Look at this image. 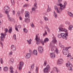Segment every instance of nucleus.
I'll return each instance as SVG.
<instances>
[{"mask_svg":"<svg viewBox=\"0 0 73 73\" xmlns=\"http://www.w3.org/2000/svg\"><path fill=\"white\" fill-rule=\"evenodd\" d=\"M57 5H59L60 7H58L57 6L55 5L54 7V9L57 13H60V12H62V10L64 9V8L62 7H63V5L61 3L57 4Z\"/></svg>","mask_w":73,"mask_h":73,"instance_id":"nucleus-1","label":"nucleus"},{"mask_svg":"<svg viewBox=\"0 0 73 73\" xmlns=\"http://www.w3.org/2000/svg\"><path fill=\"white\" fill-rule=\"evenodd\" d=\"M66 66L68 68V70H69V71H72V67H73V65H72V64L68 62L66 64Z\"/></svg>","mask_w":73,"mask_h":73,"instance_id":"nucleus-2","label":"nucleus"},{"mask_svg":"<svg viewBox=\"0 0 73 73\" xmlns=\"http://www.w3.org/2000/svg\"><path fill=\"white\" fill-rule=\"evenodd\" d=\"M64 40H67V36H68V31L65 29H64Z\"/></svg>","mask_w":73,"mask_h":73,"instance_id":"nucleus-3","label":"nucleus"},{"mask_svg":"<svg viewBox=\"0 0 73 73\" xmlns=\"http://www.w3.org/2000/svg\"><path fill=\"white\" fill-rule=\"evenodd\" d=\"M59 32H64V26L60 25L59 26Z\"/></svg>","mask_w":73,"mask_h":73,"instance_id":"nucleus-4","label":"nucleus"},{"mask_svg":"<svg viewBox=\"0 0 73 73\" xmlns=\"http://www.w3.org/2000/svg\"><path fill=\"white\" fill-rule=\"evenodd\" d=\"M51 50L52 52L55 51L56 52V54H58V49L57 48H55V50H54L55 49V47L53 46H51Z\"/></svg>","mask_w":73,"mask_h":73,"instance_id":"nucleus-5","label":"nucleus"},{"mask_svg":"<svg viewBox=\"0 0 73 73\" xmlns=\"http://www.w3.org/2000/svg\"><path fill=\"white\" fill-rule=\"evenodd\" d=\"M19 65H18V68H19V70H21L23 68V66L24 65V63L23 61H21L19 63Z\"/></svg>","mask_w":73,"mask_h":73,"instance_id":"nucleus-6","label":"nucleus"},{"mask_svg":"<svg viewBox=\"0 0 73 73\" xmlns=\"http://www.w3.org/2000/svg\"><path fill=\"white\" fill-rule=\"evenodd\" d=\"M35 40L36 41V44L38 45V44H40V37H38L37 35H36Z\"/></svg>","mask_w":73,"mask_h":73,"instance_id":"nucleus-7","label":"nucleus"},{"mask_svg":"<svg viewBox=\"0 0 73 73\" xmlns=\"http://www.w3.org/2000/svg\"><path fill=\"white\" fill-rule=\"evenodd\" d=\"M38 49L39 53H42L43 52V48L42 46H39L38 48Z\"/></svg>","mask_w":73,"mask_h":73,"instance_id":"nucleus-8","label":"nucleus"},{"mask_svg":"<svg viewBox=\"0 0 73 73\" xmlns=\"http://www.w3.org/2000/svg\"><path fill=\"white\" fill-rule=\"evenodd\" d=\"M11 49L12 50L13 52H15L16 50V47L15 46L12 45L11 46Z\"/></svg>","mask_w":73,"mask_h":73,"instance_id":"nucleus-9","label":"nucleus"},{"mask_svg":"<svg viewBox=\"0 0 73 73\" xmlns=\"http://www.w3.org/2000/svg\"><path fill=\"white\" fill-rule=\"evenodd\" d=\"M3 10L5 11H10L11 9L9 8V7L8 6H6L4 7L3 8Z\"/></svg>","mask_w":73,"mask_h":73,"instance_id":"nucleus-10","label":"nucleus"},{"mask_svg":"<svg viewBox=\"0 0 73 73\" xmlns=\"http://www.w3.org/2000/svg\"><path fill=\"white\" fill-rule=\"evenodd\" d=\"M64 62V60L60 58L58 60V64H62Z\"/></svg>","mask_w":73,"mask_h":73,"instance_id":"nucleus-11","label":"nucleus"},{"mask_svg":"<svg viewBox=\"0 0 73 73\" xmlns=\"http://www.w3.org/2000/svg\"><path fill=\"white\" fill-rule=\"evenodd\" d=\"M52 42L53 44H56V42H57V40H56V37H55V36L54 35H53Z\"/></svg>","mask_w":73,"mask_h":73,"instance_id":"nucleus-12","label":"nucleus"},{"mask_svg":"<svg viewBox=\"0 0 73 73\" xmlns=\"http://www.w3.org/2000/svg\"><path fill=\"white\" fill-rule=\"evenodd\" d=\"M50 56L51 58H54L55 57V54L53 52L51 53H50Z\"/></svg>","mask_w":73,"mask_h":73,"instance_id":"nucleus-13","label":"nucleus"},{"mask_svg":"<svg viewBox=\"0 0 73 73\" xmlns=\"http://www.w3.org/2000/svg\"><path fill=\"white\" fill-rule=\"evenodd\" d=\"M31 54L27 53L26 54V58H29L31 57Z\"/></svg>","mask_w":73,"mask_h":73,"instance_id":"nucleus-14","label":"nucleus"},{"mask_svg":"<svg viewBox=\"0 0 73 73\" xmlns=\"http://www.w3.org/2000/svg\"><path fill=\"white\" fill-rule=\"evenodd\" d=\"M64 55H67L69 54V50L66 49H64Z\"/></svg>","mask_w":73,"mask_h":73,"instance_id":"nucleus-15","label":"nucleus"},{"mask_svg":"<svg viewBox=\"0 0 73 73\" xmlns=\"http://www.w3.org/2000/svg\"><path fill=\"white\" fill-rule=\"evenodd\" d=\"M53 70H54V71H56L57 73H58V72H59L58 69V68H57L56 67H55L53 68Z\"/></svg>","mask_w":73,"mask_h":73,"instance_id":"nucleus-16","label":"nucleus"},{"mask_svg":"<svg viewBox=\"0 0 73 73\" xmlns=\"http://www.w3.org/2000/svg\"><path fill=\"white\" fill-rule=\"evenodd\" d=\"M68 14L71 17H73V14L71 12L68 11Z\"/></svg>","mask_w":73,"mask_h":73,"instance_id":"nucleus-17","label":"nucleus"},{"mask_svg":"<svg viewBox=\"0 0 73 73\" xmlns=\"http://www.w3.org/2000/svg\"><path fill=\"white\" fill-rule=\"evenodd\" d=\"M34 64H33L31 65L30 68V71H32L33 70V68H34Z\"/></svg>","mask_w":73,"mask_h":73,"instance_id":"nucleus-18","label":"nucleus"},{"mask_svg":"<svg viewBox=\"0 0 73 73\" xmlns=\"http://www.w3.org/2000/svg\"><path fill=\"white\" fill-rule=\"evenodd\" d=\"M7 35V33H1V36L0 37H2V38H4L6 35Z\"/></svg>","mask_w":73,"mask_h":73,"instance_id":"nucleus-19","label":"nucleus"},{"mask_svg":"<svg viewBox=\"0 0 73 73\" xmlns=\"http://www.w3.org/2000/svg\"><path fill=\"white\" fill-rule=\"evenodd\" d=\"M48 71H49V70L46 68H45L43 69V72L44 73H48Z\"/></svg>","mask_w":73,"mask_h":73,"instance_id":"nucleus-20","label":"nucleus"},{"mask_svg":"<svg viewBox=\"0 0 73 73\" xmlns=\"http://www.w3.org/2000/svg\"><path fill=\"white\" fill-rule=\"evenodd\" d=\"M51 11V8L49 7V6L48 5V8L47 9V12H49Z\"/></svg>","mask_w":73,"mask_h":73,"instance_id":"nucleus-21","label":"nucleus"},{"mask_svg":"<svg viewBox=\"0 0 73 73\" xmlns=\"http://www.w3.org/2000/svg\"><path fill=\"white\" fill-rule=\"evenodd\" d=\"M25 13V17H28V16L29 15V12L27 11H26Z\"/></svg>","mask_w":73,"mask_h":73,"instance_id":"nucleus-22","label":"nucleus"},{"mask_svg":"<svg viewBox=\"0 0 73 73\" xmlns=\"http://www.w3.org/2000/svg\"><path fill=\"white\" fill-rule=\"evenodd\" d=\"M33 53L34 55H37V51L36 50H33Z\"/></svg>","mask_w":73,"mask_h":73,"instance_id":"nucleus-23","label":"nucleus"},{"mask_svg":"<svg viewBox=\"0 0 73 73\" xmlns=\"http://www.w3.org/2000/svg\"><path fill=\"white\" fill-rule=\"evenodd\" d=\"M53 13H54L53 16L54 18H55V19H56V18L57 17V14L54 11Z\"/></svg>","mask_w":73,"mask_h":73,"instance_id":"nucleus-24","label":"nucleus"},{"mask_svg":"<svg viewBox=\"0 0 73 73\" xmlns=\"http://www.w3.org/2000/svg\"><path fill=\"white\" fill-rule=\"evenodd\" d=\"M25 21L26 23H29L30 21V19H25Z\"/></svg>","mask_w":73,"mask_h":73,"instance_id":"nucleus-25","label":"nucleus"},{"mask_svg":"<svg viewBox=\"0 0 73 73\" xmlns=\"http://www.w3.org/2000/svg\"><path fill=\"white\" fill-rule=\"evenodd\" d=\"M27 41L29 44H31V42H32V39H30L29 40H27Z\"/></svg>","mask_w":73,"mask_h":73,"instance_id":"nucleus-26","label":"nucleus"},{"mask_svg":"<svg viewBox=\"0 0 73 73\" xmlns=\"http://www.w3.org/2000/svg\"><path fill=\"white\" fill-rule=\"evenodd\" d=\"M4 71H7L8 70V68L7 66L3 68Z\"/></svg>","mask_w":73,"mask_h":73,"instance_id":"nucleus-27","label":"nucleus"},{"mask_svg":"<svg viewBox=\"0 0 73 73\" xmlns=\"http://www.w3.org/2000/svg\"><path fill=\"white\" fill-rule=\"evenodd\" d=\"M9 18V20L10 21H14V19L12 18H9V17H8Z\"/></svg>","mask_w":73,"mask_h":73,"instance_id":"nucleus-28","label":"nucleus"},{"mask_svg":"<svg viewBox=\"0 0 73 73\" xmlns=\"http://www.w3.org/2000/svg\"><path fill=\"white\" fill-rule=\"evenodd\" d=\"M49 41V39L47 38H46L44 40V43H45L46 42H48Z\"/></svg>","mask_w":73,"mask_h":73,"instance_id":"nucleus-29","label":"nucleus"},{"mask_svg":"<svg viewBox=\"0 0 73 73\" xmlns=\"http://www.w3.org/2000/svg\"><path fill=\"white\" fill-rule=\"evenodd\" d=\"M37 3L36 2L34 3L33 7H34V8H37Z\"/></svg>","mask_w":73,"mask_h":73,"instance_id":"nucleus-30","label":"nucleus"},{"mask_svg":"<svg viewBox=\"0 0 73 73\" xmlns=\"http://www.w3.org/2000/svg\"><path fill=\"white\" fill-rule=\"evenodd\" d=\"M5 11V13L7 15V17H9V12H8L9 11Z\"/></svg>","mask_w":73,"mask_h":73,"instance_id":"nucleus-31","label":"nucleus"},{"mask_svg":"<svg viewBox=\"0 0 73 73\" xmlns=\"http://www.w3.org/2000/svg\"><path fill=\"white\" fill-rule=\"evenodd\" d=\"M44 19L45 21H48L49 20V18L46 17H44Z\"/></svg>","mask_w":73,"mask_h":73,"instance_id":"nucleus-32","label":"nucleus"},{"mask_svg":"<svg viewBox=\"0 0 73 73\" xmlns=\"http://www.w3.org/2000/svg\"><path fill=\"white\" fill-rule=\"evenodd\" d=\"M38 67H36V68H35L36 73H37L38 72Z\"/></svg>","mask_w":73,"mask_h":73,"instance_id":"nucleus-33","label":"nucleus"},{"mask_svg":"<svg viewBox=\"0 0 73 73\" xmlns=\"http://www.w3.org/2000/svg\"><path fill=\"white\" fill-rule=\"evenodd\" d=\"M23 31L25 33H27L28 32V30L25 28H24L23 29Z\"/></svg>","mask_w":73,"mask_h":73,"instance_id":"nucleus-34","label":"nucleus"},{"mask_svg":"<svg viewBox=\"0 0 73 73\" xmlns=\"http://www.w3.org/2000/svg\"><path fill=\"white\" fill-rule=\"evenodd\" d=\"M48 35V34L47 33V32L46 31H45L43 33V36H46V35Z\"/></svg>","mask_w":73,"mask_h":73,"instance_id":"nucleus-35","label":"nucleus"},{"mask_svg":"<svg viewBox=\"0 0 73 73\" xmlns=\"http://www.w3.org/2000/svg\"><path fill=\"white\" fill-rule=\"evenodd\" d=\"M60 35H61L62 37V38L63 39H64V33H61Z\"/></svg>","mask_w":73,"mask_h":73,"instance_id":"nucleus-36","label":"nucleus"},{"mask_svg":"<svg viewBox=\"0 0 73 73\" xmlns=\"http://www.w3.org/2000/svg\"><path fill=\"white\" fill-rule=\"evenodd\" d=\"M17 16H19L20 15V12L19 11H18L17 12V13L16 15Z\"/></svg>","mask_w":73,"mask_h":73,"instance_id":"nucleus-37","label":"nucleus"},{"mask_svg":"<svg viewBox=\"0 0 73 73\" xmlns=\"http://www.w3.org/2000/svg\"><path fill=\"white\" fill-rule=\"evenodd\" d=\"M46 64H47V61H46V60H45L44 61L43 65H44V66H46Z\"/></svg>","mask_w":73,"mask_h":73,"instance_id":"nucleus-38","label":"nucleus"},{"mask_svg":"<svg viewBox=\"0 0 73 73\" xmlns=\"http://www.w3.org/2000/svg\"><path fill=\"white\" fill-rule=\"evenodd\" d=\"M59 45L62 48H64V46L63 45H61V44L60 43H59Z\"/></svg>","mask_w":73,"mask_h":73,"instance_id":"nucleus-39","label":"nucleus"},{"mask_svg":"<svg viewBox=\"0 0 73 73\" xmlns=\"http://www.w3.org/2000/svg\"><path fill=\"white\" fill-rule=\"evenodd\" d=\"M67 4V3L66 1H65L64 2V9L66 8V5Z\"/></svg>","mask_w":73,"mask_h":73,"instance_id":"nucleus-40","label":"nucleus"},{"mask_svg":"<svg viewBox=\"0 0 73 73\" xmlns=\"http://www.w3.org/2000/svg\"><path fill=\"white\" fill-rule=\"evenodd\" d=\"M8 29H7V28H5V33H7V32H8Z\"/></svg>","mask_w":73,"mask_h":73,"instance_id":"nucleus-41","label":"nucleus"},{"mask_svg":"<svg viewBox=\"0 0 73 73\" xmlns=\"http://www.w3.org/2000/svg\"><path fill=\"white\" fill-rule=\"evenodd\" d=\"M46 68L48 70H49V69H50V66H49V65H47Z\"/></svg>","mask_w":73,"mask_h":73,"instance_id":"nucleus-42","label":"nucleus"},{"mask_svg":"<svg viewBox=\"0 0 73 73\" xmlns=\"http://www.w3.org/2000/svg\"><path fill=\"white\" fill-rule=\"evenodd\" d=\"M40 42H41V43H42V45H44V43H45V42H44V41L43 42V41H42V40H40Z\"/></svg>","mask_w":73,"mask_h":73,"instance_id":"nucleus-43","label":"nucleus"},{"mask_svg":"<svg viewBox=\"0 0 73 73\" xmlns=\"http://www.w3.org/2000/svg\"><path fill=\"white\" fill-rule=\"evenodd\" d=\"M29 51L30 54H32V49H29Z\"/></svg>","mask_w":73,"mask_h":73,"instance_id":"nucleus-44","label":"nucleus"},{"mask_svg":"<svg viewBox=\"0 0 73 73\" xmlns=\"http://www.w3.org/2000/svg\"><path fill=\"white\" fill-rule=\"evenodd\" d=\"M9 33H11L12 32V28L10 27V28L9 29Z\"/></svg>","mask_w":73,"mask_h":73,"instance_id":"nucleus-45","label":"nucleus"},{"mask_svg":"<svg viewBox=\"0 0 73 73\" xmlns=\"http://www.w3.org/2000/svg\"><path fill=\"white\" fill-rule=\"evenodd\" d=\"M11 1L12 5H14V4H15V2H14V0H11Z\"/></svg>","mask_w":73,"mask_h":73,"instance_id":"nucleus-46","label":"nucleus"},{"mask_svg":"<svg viewBox=\"0 0 73 73\" xmlns=\"http://www.w3.org/2000/svg\"><path fill=\"white\" fill-rule=\"evenodd\" d=\"M37 9V8H35L34 7H33L32 8V11H35V9Z\"/></svg>","mask_w":73,"mask_h":73,"instance_id":"nucleus-47","label":"nucleus"},{"mask_svg":"<svg viewBox=\"0 0 73 73\" xmlns=\"http://www.w3.org/2000/svg\"><path fill=\"white\" fill-rule=\"evenodd\" d=\"M58 38H61V37H62V36H61V35L60 34H59L58 35Z\"/></svg>","mask_w":73,"mask_h":73,"instance_id":"nucleus-48","label":"nucleus"},{"mask_svg":"<svg viewBox=\"0 0 73 73\" xmlns=\"http://www.w3.org/2000/svg\"><path fill=\"white\" fill-rule=\"evenodd\" d=\"M10 61L11 62H12V63H13V62H14V60L13 58L11 59Z\"/></svg>","mask_w":73,"mask_h":73,"instance_id":"nucleus-49","label":"nucleus"},{"mask_svg":"<svg viewBox=\"0 0 73 73\" xmlns=\"http://www.w3.org/2000/svg\"><path fill=\"white\" fill-rule=\"evenodd\" d=\"M13 38L14 39V40H16V34H14L13 35Z\"/></svg>","mask_w":73,"mask_h":73,"instance_id":"nucleus-50","label":"nucleus"},{"mask_svg":"<svg viewBox=\"0 0 73 73\" xmlns=\"http://www.w3.org/2000/svg\"><path fill=\"white\" fill-rule=\"evenodd\" d=\"M71 48V46L66 47H65V49L64 48V49H66V50H68V49H69V48Z\"/></svg>","mask_w":73,"mask_h":73,"instance_id":"nucleus-51","label":"nucleus"},{"mask_svg":"<svg viewBox=\"0 0 73 73\" xmlns=\"http://www.w3.org/2000/svg\"><path fill=\"white\" fill-rule=\"evenodd\" d=\"M0 44L1 45L2 48H3V43L1 41H0Z\"/></svg>","mask_w":73,"mask_h":73,"instance_id":"nucleus-52","label":"nucleus"},{"mask_svg":"<svg viewBox=\"0 0 73 73\" xmlns=\"http://www.w3.org/2000/svg\"><path fill=\"white\" fill-rule=\"evenodd\" d=\"M13 54V52L12 51H11L9 54V55H12Z\"/></svg>","mask_w":73,"mask_h":73,"instance_id":"nucleus-53","label":"nucleus"},{"mask_svg":"<svg viewBox=\"0 0 73 73\" xmlns=\"http://www.w3.org/2000/svg\"><path fill=\"white\" fill-rule=\"evenodd\" d=\"M3 59L1 58V60H0V62H1V64H3Z\"/></svg>","mask_w":73,"mask_h":73,"instance_id":"nucleus-54","label":"nucleus"},{"mask_svg":"<svg viewBox=\"0 0 73 73\" xmlns=\"http://www.w3.org/2000/svg\"><path fill=\"white\" fill-rule=\"evenodd\" d=\"M3 38L1 37V41H4V38Z\"/></svg>","mask_w":73,"mask_h":73,"instance_id":"nucleus-55","label":"nucleus"},{"mask_svg":"<svg viewBox=\"0 0 73 73\" xmlns=\"http://www.w3.org/2000/svg\"><path fill=\"white\" fill-rule=\"evenodd\" d=\"M17 28H21V25H18L17 26Z\"/></svg>","mask_w":73,"mask_h":73,"instance_id":"nucleus-56","label":"nucleus"},{"mask_svg":"<svg viewBox=\"0 0 73 73\" xmlns=\"http://www.w3.org/2000/svg\"><path fill=\"white\" fill-rule=\"evenodd\" d=\"M68 29H69V30H70V31H71V30H72V27H70V26H69Z\"/></svg>","mask_w":73,"mask_h":73,"instance_id":"nucleus-57","label":"nucleus"},{"mask_svg":"<svg viewBox=\"0 0 73 73\" xmlns=\"http://www.w3.org/2000/svg\"><path fill=\"white\" fill-rule=\"evenodd\" d=\"M48 32H50V29L49 28H48L46 29Z\"/></svg>","mask_w":73,"mask_h":73,"instance_id":"nucleus-58","label":"nucleus"},{"mask_svg":"<svg viewBox=\"0 0 73 73\" xmlns=\"http://www.w3.org/2000/svg\"><path fill=\"white\" fill-rule=\"evenodd\" d=\"M27 6H28V4H25V5H23V7H27Z\"/></svg>","mask_w":73,"mask_h":73,"instance_id":"nucleus-59","label":"nucleus"},{"mask_svg":"<svg viewBox=\"0 0 73 73\" xmlns=\"http://www.w3.org/2000/svg\"><path fill=\"white\" fill-rule=\"evenodd\" d=\"M3 16V15L1 14V13H0V18L2 17Z\"/></svg>","mask_w":73,"mask_h":73,"instance_id":"nucleus-60","label":"nucleus"},{"mask_svg":"<svg viewBox=\"0 0 73 73\" xmlns=\"http://www.w3.org/2000/svg\"><path fill=\"white\" fill-rule=\"evenodd\" d=\"M58 1L59 3H60L61 2H62V0H58Z\"/></svg>","mask_w":73,"mask_h":73,"instance_id":"nucleus-61","label":"nucleus"},{"mask_svg":"<svg viewBox=\"0 0 73 73\" xmlns=\"http://www.w3.org/2000/svg\"><path fill=\"white\" fill-rule=\"evenodd\" d=\"M31 26L33 28L34 27V25H33V23H32L31 24Z\"/></svg>","mask_w":73,"mask_h":73,"instance_id":"nucleus-62","label":"nucleus"},{"mask_svg":"<svg viewBox=\"0 0 73 73\" xmlns=\"http://www.w3.org/2000/svg\"><path fill=\"white\" fill-rule=\"evenodd\" d=\"M45 28L46 29H47V28H48V26L47 25H46L45 27Z\"/></svg>","mask_w":73,"mask_h":73,"instance_id":"nucleus-63","label":"nucleus"},{"mask_svg":"<svg viewBox=\"0 0 73 73\" xmlns=\"http://www.w3.org/2000/svg\"><path fill=\"white\" fill-rule=\"evenodd\" d=\"M10 72L11 73H13V70H10Z\"/></svg>","mask_w":73,"mask_h":73,"instance_id":"nucleus-64","label":"nucleus"}]
</instances>
